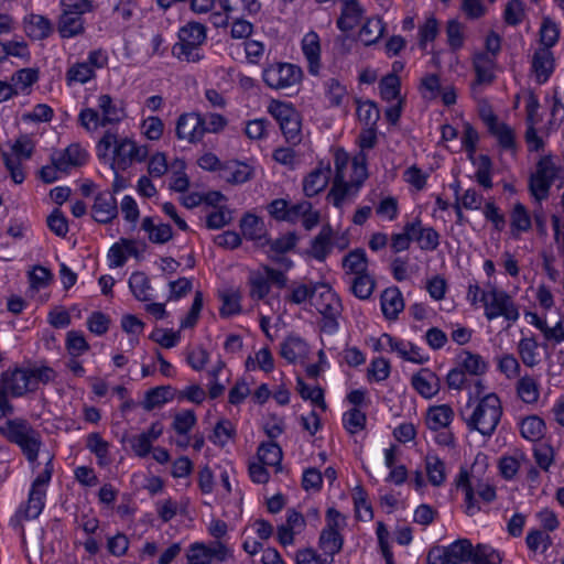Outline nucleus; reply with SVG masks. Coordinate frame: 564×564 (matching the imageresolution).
Wrapping results in <instances>:
<instances>
[{
  "mask_svg": "<svg viewBox=\"0 0 564 564\" xmlns=\"http://www.w3.org/2000/svg\"><path fill=\"white\" fill-rule=\"evenodd\" d=\"M384 24L379 18L368 19L359 31V37L366 46L377 43L384 33Z\"/></svg>",
  "mask_w": 564,
  "mask_h": 564,
  "instance_id": "obj_37",
  "label": "nucleus"
},
{
  "mask_svg": "<svg viewBox=\"0 0 564 564\" xmlns=\"http://www.w3.org/2000/svg\"><path fill=\"white\" fill-rule=\"evenodd\" d=\"M480 302L485 307V316L489 321L499 316H503L510 322H516L519 318L518 306L511 296L502 290L492 286L487 292L481 293Z\"/></svg>",
  "mask_w": 564,
  "mask_h": 564,
  "instance_id": "obj_5",
  "label": "nucleus"
},
{
  "mask_svg": "<svg viewBox=\"0 0 564 564\" xmlns=\"http://www.w3.org/2000/svg\"><path fill=\"white\" fill-rule=\"evenodd\" d=\"M545 424L536 415H530L522 420L520 425L521 435L529 441H538L542 437Z\"/></svg>",
  "mask_w": 564,
  "mask_h": 564,
  "instance_id": "obj_47",
  "label": "nucleus"
},
{
  "mask_svg": "<svg viewBox=\"0 0 564 564\" xmlns=\"http://www.w3.org/2000/svg\"><path fill=\"white\" fill-rule=\"evenodd\" d=\"M39 79L37 70L33 68H22L12 75V86L18 89H25Z\"/></svg>",
  "mask_w": 564,
  "mask_h": 564,
  "instance_id": "obj_63",
  "label": "nucleus"
},
{
  "mask_svg": "<svg viewBox=\"0 0 564 564\" xmlns=\"http://www.w3.org/2000/svg\"><path fill=\"white\" fill-rule=\"evenodd\" d=\"M517 393L524 403H535L540 397L538 381L531 376L521 377L517 382Z\"/></svg>",
  "mask_w": 564,
  "mask_h": 564,
  "instance_id": "obj_38",
  "label": "nucleus"
},
{
  "mask_svg": "<svg viewBox=\"0 0 564 564\" xmlns=\"http://www.w3.org/2000/svg\"><path fill=\"white\" fill-rule=\"evenodd\" d=\"M400 78L395 74H389L381 78L379 89L381 98L386 101L398 99L400 96Z\"/></svg>",
  "mask_w": 564,
  "mask_h": 564,
  "instance_id": "obj_53",
  "label": "nucleus"
},
{
  "mask_svg": "<svg viewBox=\"0 0 564 564\" xmlns=\"http://www.w3.org/2000/svg\"><path fill=\"white\" fill-rule=\"evenodd\" d=\"M329 163L319 165L314 169L303 181V192L305 196L313 197L319 194L328 184L330 177Z\"/></svg>",
  "mask_w": 564,
  "mask_h": 564,
  "instance_id": "obj_16",
  "label": "nucleus"
},
{
  "mask_svg": "<svg viewBox=\"0 0 564 564\" xmlns=\"http://www.w3.org/2000/svg\"><path fill=\"white\" fill-rule=\"evenodd\" d=\"M280 129L289 143H300L302 140L300 113L297 112L288 120L280 123Z\"/></svg>",
  "mask_w": 564,
  "mask_h": 564,
  "instance_id": "obj_55",
  "label": "nucleus"
},
{
  "mask_svg": "<svg viewBox=\"0 0 564 564\" xmlns=\"http://www.w3.org/2000/svg\"><path fill=\"white\" fill-rule=\"evenodd\" d=\"M6 430L2 431V436L17 444L26 459L34 463L42 445L40 432L24 419H14Z\"/></svg>",
  "mask_w": 564,
  "mask_h": 564,
  "instance_id": "obj_3",
  "label": "nucleus"
},
{
  "mask_svg": "<svg viewBox=\"0 0 564 564\" xmlns=\"http://www.w3.org/2000/svg\"><path fill=\"white\" fill-rule=\"evenodd\" d=\"M129 288L138 301L147 302L151 300V290L149 278L145 273L133 272L129 279Z\"/></svg>",
  "mask_w": 564,
  "mask_h": 564,
  "instance_id": "obj_41",
  "label": "nucleus"
},
{
  "mask_svg": "<svg viewBox=\"0 0 564 564\" xmlns=\"http://www.w3.org/2000/svg\"><path fill=\"white\" fill-rule=\"evenodd\" d=\"M357 116L361 122L368 127H376L380 118V111L373 101L367 100L360 102L357 108Z\"/></svg>",
  "mask_w": 564,
  "mask_h": 564,
  "instance_id": "obj_60",
  "label": "nucleus"
},
{
  "mask_svg": "<svg viewBox=\"0 0 564 564\" xmlns=\"http://www.w3.org/2000/svg\"><path fill=\"white\" fill-rule=\"evenodd\" d=\"M25 32L33 40H44L53 32V25L44 15L30 14L25 20Z\"/></svg>",
  "mask_w": 564,
  "mask_h": 564,
  "instance_id": "obj_27",
  "label": "nucleus"
},
{
  "mask_svg": "<svg viewBox=\"0 0 564 564\" xmlns=\"http://www.w3.org/2000/svg\"><path fill=\"white\" fill-rule=\"evenodd\" d=\"M98 108L102 113L101 117L98 111L93 108H84L79 112V123L87 131L96 130L98 127L118 123L124 117L123 110L113 102L110 95L105 94L98 97Z\"/></svg>",
  "mask_w": 564,
  "mask_h": 564,
  "instance_id": "obj_4",
  "label": "nucleus"
},
{
  "mask_svg": "<svg viewBox=\"0 0 564 564\" xmlns=\"http://www.w3.org/2000/svg\"><path fill=\"white\" fill-rule=\"evenodd\" d=\"M296 383L297 391L304 400L312 401L313 404L319 406L323 411L327 409L326 402L324 400V391L322 388H310L301 377L297 378Z\"/></svg>",
  "mask_w": 564,
  "mask_h": 564,
  "instance_id": "obj_52",
  "label": "nucleus"
},
{
  "mask_svg": "<svg viewBox=\"0 0 564 564\" xmlns=\"http://www.w3.org/2000/svg\"><path fill=\"white\" fill-rule=\"evenodd\" d=\"M382 314L387 319L393 321L404 308L401 291L397 286L387 288L380 297Z\"/></svg>",
  "mask_w": 564,
  "mask_h": 564,
  "instance_id": "obj_18",
  "label": "nucleus"
},
{
  "mask_svg": "<svg viewBox=\"0 0 564 564\" xmlns=\"http://www.w3.org/2000/svg\"><path fill=\"white\" fill-rule=\"evenodd\" d=\"M200 46L191 41L178 40L172 47V54L182 62L196 63L203 58V55L199 53Z\"/></svg>",
  "mask_w": 564,
  "mask_h": 564,
  "instance_id": "obj_35",
  "label": "nucleus"
},
{
  "mask_svg": "<svg viewBox=\"0 0 564 564\" xmlns=\"http://www.w3.org/2000/svg\"><path fill=\"white\" fill-rule=\"evenodd\" d=\"M94 219L100 224H108L118 216V205L113 193L97 194L93 205Z\"/></svg>",
  "mask_w": 564,
  "mask_h": 564,
  "instance_id": "obj_12",
  "label": "nucleus"
},
{
  "mask_svg": "<svg viewBox=\"0 0 564 564\" xmlns=\"http://www.w3.org/2000/svg\"><path fill=\"white\" fill-rule=\"evenodd\" d=\"M307 347L300 337L290 336L280 346V355L290 364H295L297 359L305 356Z\"/></svg>",
  "mask_w": 564,
  "mask_h": 564,
  "instance_id": "obj_33",
  "label": "nucleus"
},
{
  "mask_svg": "<svg viewBox=\"0 0 564 564\" xmlns=\"http://www.w3.org/2000/svg\"><path fill=\"white\" fill-rule=\"evenodd\" d=\"M362 14L364 9L357 0H346L336 22L337 28L343 32L352 30L361 21Z\"/></svg>",
  "mask_w": 564,
  "mask_h": 564,
  "instance_id": "obj_21",
  "label": "nucleus"
},
{
  "mask_svg": "<svg viewBox=\"0 0 564 564\" xmlns=\"http://www.w3.org/2000/svg\"><path fill=\"white\" fill-rule=\"evenodd\" d=\"M253 175V169L237 160L224 162L220 167L219 177L225 182L237 185L248 182Z\"/></svg>",
  "mask_w": 564,
  "mask_h": 564,
  "instance_id": "obj_15",
  "label": "nucleus"
},
{
  "mask_svg": "<svg viewBox=\"0 0 564 564\" xmlns=\"http://www.w3.org/2000/svg\"><path fill=\"white\" fill-rule=\"evenodd\" d=\"M366 414L358 408H352L345 412L343 415L344 427L350 434H356L357 432L364 430L366 426Z\"/></svg>",
  "mask_w": 564,
  "mask_h": 564,
  "instance_id": "obj_54",
  "label": "nucleus"
},
{
  "mask_svg": "<svg viewBox=\"0 0 564 564\" xmlns=\"http://www.w3.org/2000/svg\"><path fill=\"white\" fill-rule=\"evenodd\" d=\"M352 499L357 512V517L360 519L367 518L372 519V508L370 502L368 501V495L367 491L361 487L357 486L354 489Z\"/></svg>",
  "mask_w": 564,
  "mask_h": 564,
  "instance_id": "obj_57",
  "label": "nucleus"
},
{
  "mask_svg": "<svg viewBox=\"0 0 564 564\" xmlns=\"http://www.w3.org/2000/svg\"><path fill=\"white\" fill-rule=\"evenodd\" d=\"M258 457L263 465L280 466L282 460V449L273 441L261 443L258 447Z\"/></svg>",
  "mask_w": 564,
  "mask_h": 564,
  "instance_id": "obj_45",
  "label": "nucleus"
},
{
  "mask_svg": "<svg viewBox=\"0 0 564 564\" xmlns=\"http://www.w3.org/2000/svg\"><path fill=\"white\" fill-rule=\"evenodd\" d=\"M477 165L475 174L477 183L486 189L492 188L494 184L491 181L492 161L487 154H480L478 158L471 160Z\"/></svg>",
  "mask_w": 564,
  "mask_h": 564,
  "instance_id": "obj_39",
  "label": "nucleus"
},
{
  "mask_svg": "<svg viewBox=\"0 0 564 564\" xmlns=\"http://www.w3.org/2000/svg\"><path fill=\"white\" fill-rule=\"evenodd\" d=\"M414 390L425 399H432L441 389L440 378L427 368H422L411 379Z\"/></svg>",
  "mask_w": 564,
  "mask_h": 564,
  "instance_id": "obj_14",
  "label": "nucleus"
},
{
  "mask_svg": "<svg viewBox=\"0 0 564 564\" xmlns=\"http://www.w3.org/2000/svg\"><path fill=\"white\" fill-rule=\"evenodd\" d=\"M354 166L356 172L360 171V177L352 183L345 182V178L341 176H335L333 181V186L328 192L327 198L332 199L333 205L337 208L343 206L344 199L347 196L356 195L361 187L364 181L367 178V170H366V155L360 154L354 159Z\"/></svg>",
  "mask_w": 564,
  "mask_h": 564,
  "instance_id": "obj_8",
  "label": "nucleus"
},
{
  "mask_svg": "<svg viewBox=\"0 0 564 564\" xmlns=\"http://www.w3.org/2000/svg\"><path fill=\"white\" fill-rule=\"evenodd\" d=\"M425 463L429 481L433 486H441L445 481L444 463L436 455H427Z\"/></svg>",
  "mask_w": 564,
  "mask_h": 564,
  "instance_id": "obj_50",
  "label": "nucleus"
},
{
  "mask_svg": "<svg viewBox=\"0 0 564 564\" xmlns=\"http://www.w3.org/2000/svg\"><path fill=\"white\" fill-rule=\"evenodd\" d=\"M496 58L488 53H477L474 57V68L478 84H491L495 79L494 68Z\"/></svg>",
  "mask_w": 564,
  "mask_h": 564,
  "instance_id": "obj_26",
  "label": "nucleus"
},
{
  "mask_svg": "<svg viewBox=\"0 0 564 564\" xmlns=\"http://www.w3.org/2000/svg\"><path fill=\"white\" fill-rule=\"evenodd\" d=\"M488 131L497 138L499 145L505 150L516 147L513 130L506 123L499 122L497 117H489Z\"/></svg>",
  "mask_w": 564,
  "mask_h": 564,
  "instance_id": "obj_30",
  "label": "nucleus"
},
{
  "mask_svg": "<svg viewBox=\"0 0 564 564\" xmlns=\"http://www.w3.org/2000/svg\"><path fill=\"white\" fill-rule=\"evenodd\" d=\"M141 228L149 234V240L153 243L162 245L173 237V230L169 224L155 225L151 217L143 218Z\"/></svg>",
  "mask_w": 564,
  "mask_h": 564,
  "instance_id": "obj_32",
  "label": "nucleus"
},
{
  "mask_svg": "<svg viewBox=\"0 0 564 564\" xmlns=\"http://www.w3.org/2000/svg\"><path fill=\"white\" fill-rule=\"evenodd\" d=\"M457 487H462L465 490L466 513L470 517L475 516L476 512L479 511V507H476L475 505V488L469 481V475L467 470L460 469L457 479Z\"/></svg>",
  "mask_w": 564,
  "mask_h": 564,
  "instance_id": "obj_51",
  "label": "nucleus"
},
{
  "mask_svg": "<svg viewBox=\"0 0 564 564\" xmlns=\"http://www.w3.org/2000/svg\"><path fill=\"white\" fill-rule=\"evenodd\" d=\"M302 69L290 63H274L263 70L264 83L274 89H283L299 84L302 79Z\"/></svg>",
  "mask_w": 564,
  "mask_h": 564,
  "instance_id": "obj_10",
  "label": "nucleus"
},
{
  "mask_svg": "<svg viewBox=\"0 0 564 564\" xmlns=\"http://www.w3.org/2000/svg\"><path fill=\"white\" fill-rule=\"evenodd\" d=\"M454 419V411L448 404L433 405L426 412V425L432 431L449 426Z\"/></svg>",
  "mask_w": 564,
  "mask_h": 564,
  "instance_id": "obj_23",
  "label": "nucleus"
},
{
  "mask_svg": "<svg viewBox=\"0 0 564 564\" xmlns=\"http://www.w3.org/2000/svg\"><path fill=\"white\" fill-rule=\"evenodd\" d=\"M249 284L252 299L263 300L270 293V283L261 272H252L249 278Z\"/></svg>",
  "mask_w": 564,
  "mask_h": 564,
  "instance_id": "obj_56",
  "label": "nucleus"
},
{
  "mask_svg": "<svg viewBox=\"0 0 564 564\" xmlns=\"http://www.w3.org/2000/svg\"><path fill=\"white\" fill-rule=\"evenodd\" d=\"M134 142L123 139L115 147V159L112 166L117 165L120 170H126L133 162Z\"/></svg>",
  "mask_w": 564,
  "mask_h": 564,
  "instance_id": "obj_43",
  "label": "nucleus"
},
{
  "mask_svg": "<svg viewBox=\"0 0 564 564\" xmlns=\"http://www.w3.org/2000/svg\"><path fill=\"white\" fill-rule=\"evenodd\" d=\"M85 22L83 17L61 13L57 31L63 39L74 37L85 32Z\"/></svg>",
  "mask_w": 564,
  "mask_h": 564,
  "instance_id": "obj_31",
  "label": "nucleus"
},
{
  "mask_svg": "<svg viewBox=\"0 0 564 564\" xmlns=\"http://www.w3.org/2000/svg\"><path fill=\"white\" fill-rule=\"evenodd\" d=\"M541 47L551 50L558 41L560 28L549 17H544L539 31Z\"/></svg>",
  "mask_w": 564,
  "mask_h": 564,
  "instance_id": "obj_46",
  "label": "nucleus"
},
{
  "mask_svg": "<svg viewBox=\"0 0 564 564\" xmlns=\"http://www.w3.org/2000/svg\"><path fill=\"white\" fill-rule=\"evenodd\" d=\"M66 348L69 354L79 356L89 349V345L80 332L70 330L66 336Z\"/></svg>",
  "mask_w": 564,
  "mask_h": 564,
  "instance_id": "obj_64",
  "label": "nucleus"
},
{
  "mask_svg": "<svg viewBox=\"0 0 564 564\" xmlns=\"http://www.w3.org/2000/svg\"><path fill=\"white\" fill-rule=\"evenodd\" d=\"M31 380L32 392L37 389L39 383L47 384L55 380L56 372L47 366L28 368Z\"/></svg>",
  "mask_w": 564,
  "mask_h": 564,
  "instance_id": "obj_58",
  "label": "nucleus"
},
{
  "mask_svg": "<svg viewBox=\"0 0 564 564\" xmlns=\"http://www.w3.org/2000/svg\"><path fill=\"white\" fill-rule=\"evenodd\" d=\"M459 415L469 431H477L484 436H491L502 416V405L496 393L482 397L470 415L460 410Z\"/></svg>",
  "mask_w": 564,
  "mask_h": 564,
  "instance_id": "obj_1",
  "label": "nucleus"
},
{
  "mask_svg": "<svg viewBox=\"0 0 564 564\" xmlns=\"http://www.w3.org/2000/svg\"><path fill=\"white\" fill-rule=\"evenodd\" d=\"M235 435V429L229 420H220L214 427L213 435L209 437L212 442L224 446L229 438Z\"/></svg>",
  "mask_w": 564,
  "mask_h": 564,
  "instance_id": "obj_62",
  "label": "nucleus"
},
{
  "mask_svg": "<svg viewBox=\"0 0 564 564\" xmlns=\"http://www.w3.org/2000/svg\"><path fill=\"white\" fill-rule=\"evenodd\" d=\"M87 160L86 151L77 143L70 144L57 158L53 156L52 161L62 172H66L70 166H80Z\"/></svg>",
  "mask_w": 564,
  "mask_h": 564,
  "instance_id": "obj_20",
  "label": "nucleus"
},
{
  "mask_svg": "<svg viewBox=\"0 0 564 564\" xmlns=\"http://www.w3.org/2000/svg\"><path fill=\"white\" fill-rule=\"evenodd\" d=\"M302 51L308 63V72L317 75L321 67V43L316 32L311 31L304 35Z\"/></svg>",
  "mask_w": 564,
  "mask_h": 564,
  "instance_id": "obj_17",
  "label": "nucleus"
},
{
  "mask_svg": "<svg viewBox=\"0 0 564 564\" xmlns=\"http://www.w3.org/2000/svg\"><path fill=\"white\" fill-rule=\"evenodd\" d=\"M46 491L41 488H31L29 492V498L25 506H21L17 512V518L22 520H33L36 519L43 508H44V498Z\"/></svg>",
  "mask_w": 564,
  "mask_h": 564,
  "instance_id": "obj_19",
  "label": "nucleus"
},
{
  "mask_svg": "<svg viewBox=\"0 0 564 564\" xmlns=\"http://www.w3.org/2000/svg\"><path fill=\"white\" fill-rule=\"evenodd\" d=\"M206 26L199 22H188L178 31V40L203 45L207 39Z\"/></svg>",
  "mask_w": 564,
  "mask_h": 564,
  "instance_id": "obj_48",
  "label": "nucleus"
},
{
  "mask_svg": "<svg viewBox=\"0 0 564 564\" xmlns=\"http://www.w3.org/2000/svg\"><path fill=\"white\" fill-rule=\"evenodd\" d=\"M319 547L329 556H334L343 547V538L336 529L326 528L321 533Z\"/></svg>",
  "mask_w": 564,
  "mask_h": 564,
  "instance_id": "obj_42",
  "label": "nucleus"
},
{
  "mask_svg": "<svg viewBox=\"0 0 564 564\" xmlns=\"http://www.w3.org/2000/svg\"><path fill=\"white\" fill-rule=\"evenodd\" d=\"M202 127L203 115L196 112L183 113L176 121L175 133L180 140L196 143L204 138V130Z\"/></svg>",
  "mask_w": 564,
  "mask_h": 564,
  "instance_id": "obj_11",
  "label": "nucleus"
},
{
  "mask_svg": "<svg viewBox=\"0 0 564 564\" xmlns=\"http://www.w3.org/2000/svg\"><path fill=\"white\" fill-rule=\"evenodd\" d=\"M458 366L463 368L465 373H469L471 376H482L488 369L487 362L480 355L473 354L467 350L459 354Z\"/></svg>",
  "mask_w": 564,
  "mask_h": 564,
  "instance_id": "obj_34",
  "label": "nucleus"
},
{
  "mask_svg": "<svg viewBox=\"0 0 564 564\" xmlns=\"http://www.w3.org/2000/svg\"><path fill=\"white\" fill-rule=\"evenodd\" d=\"M32 392L28 368H9L0 375V412L3 416L13 413L9 398H21Z\"/></svg>",
  "mask_w": 564,
  "mask_h": 564,
  "instance_id": "obj_2",
  "label": "nucleus"
},
{
  "mask_svg": "<svg viewBox=\"0 0 564 564\" xmlns=\"http://www.w3.org/2000/svg\"><path fill=\"white\" fill-rule=\"evenodd\" d=\"M447 564H469L471 555V542L467 539H459L448 546L443 547Z\"/></svg>",
  "mask_w": 564,
  "mask_h": 564,
  "instance_id": "obj_25",
  "label": "nucleus"
},
{
  "mask_svg": "<svg viewBox=\"0 0 564 564\" xmlns=\"http://www.w3.org/2000/svg\"><path fill=\"white\" fill-rule=\"evenodd\" d=\"M419 223H406L403 227V232L393 234L391 236V249L398 253L410 248L412 241V234L415 232Z\"/></svg>",
  "mask_w": 564,
  "mask_h": 564,
  "instance_id": "obj_49",
  "label": "nucleus"
},
{
  "mask_svg": "<svg viewBox=\"0 0 564 564\" xmlns=\"http://www.w3.org/2000/svg\"><path fill=\"white\" fill-rule=\"evenodd\" d=\"M557 177V167L550 156H543L536 163L535 172L530 177V192L532 196L541 202L546 199L550 188Z\"/></svg>",
  "mask_w": 564,
  "mask_h": 564,
  "instance_id": "obj_9",
  "label": "nucleus"
},
{
  "mask_svg": "<svg viewBox=\"0 0 564 564\" xmlns=\"http://www.w3.org/2000/svg\"><path fill=\"white\" fill-rule=\"evenodd\" d=\"M343 267L350 274H364L368 272V259L364 249L358 248L348 252L343 259Z\"/></svg>",
  "mask_w": 564,
  "mask_h": 564,
  "instance_id": "obj_36",
  "label": "nucleus"
},
{
  "mask_svg": "<svg viewBox=\"0 0 564 564\" xmlns=\"http://www.w3.org/2000/svg\"><path fill=\"white\" fill-rule=\"evenodd\" d=\"M413 223H419L415 231H419V236H415V241L422 250L433 251L440 246V235L433 227H422V223L416 218Z\"/></svg>",
  "mask_w": 564,
  "mask_h": 564,
  "instance_id": "obj_44",
  "label": "nucleus"
},
{
  "mask_svg": "<svg viewBox=\"0 0 564 564\" xmlns=\"http://www.w3.org/2000/svg\"><path fill=\"white\" fill-rule=\"evenodd\" d=\"M315 286L316 292L312 296L311 305L324 316L327 326L336 328L337 317L341 311L340 301L329 285L315 283Z\"/></svg>",
  "mask_w": 564,
  "mask_h": 564,
  "instance_id": "obj_7",
  "label": "nucleus"
},
{
  "mask_svg": "<svg viewBox=\"0 0 564 564\" xmlns=\"http://www.w3.org/2000/svg\"><path fill=\"white\" fill-rule=\"evenodd\" d=\"M376 288L375 279L367 272L355 275L350 283L351 293L359 300H368Z\"/></svg>",
  "mask_w": 564,
  "mask_h": 564,
  "instance_id": "obj_40",
  "label": "nucleus"
},
{
  "mask_svg": "<svg viewBox=\"0 0 564 564\" xmlns=\"http://www.w3.org/2000/svg\"><path fill=\"white\" fill-rule=\"evenodd\" d=\"M555 68V58L547 47H539L531 62V69L539 84H544L551 77Z\"/></svg>",
  "mask_w": 564,
  "mask_h": 564,
  "instance_id": "obj_13",
  "label": "nucleus"
},
{
  "mask_svg": "<svg viewBox=\"0 0 564 564\" xmlns=\"http://www.w3.org/2000/svg\"><path fill=\"white\" fill-rule=\"evenodd\" d=\"M538 343L533 337L523 338L518 345L519 355L522 362L528 367H533L538 364L536 350Z\"/></svg>",
  "mask_w": 564,
  "mask_h": 564,
  "instance_id": "obj_61",
  "label": "nucleus"
},
{
  "mask_svg": "<svg viewBox=\"0 0 564 564\" xmlns=\"http://www.w3.org/2000/svg\"><path fill=\"white\" fill-rule=\"evenodd\" d=\"M333 234H334V230H333L332 226L329 224H326L322 227L318 235L312 240L310 254L314 259H316L318 261H324L327 258V256L330 253L332 248H333V243H332Z\"/></svg>",
  "mask_w": 564,
  "mask_h": 564,
  "instance_id": "obj_22",
  "label": "nucleus"
},
{
  "mask_svg": "<svg viewBox=\"0 0 564 564\" xmlns=\"http://www.w3.org/2000/svg\"><path fill=\"white\" fill-rule=\"evenodd\" d=\"M12 153H2V159L10 176L15 184H21L25 174L22 169V161L29 160L34 151V144L29 135H20L11 147Z\"/></svg>",
  "mask_w": 564,
  "mask_h": 564,
  "instance_id": "obj_6",
  "label": "nucleus"
},
{
  "mask_svg": "<svg viewBox=\"0 0 564 564\" xmlns=\"http://www.w3.org/2000/svg\"><path fill=\"white\" fill-rule=\"evenodd\" d=\"M510 226L512 237L519 238L520 234L527 232L532 227L531 216L521 203H516L510 214Z\"/></svg>",
  "mask_w": 564,
  "mask_h": 564,
  "instance_id": "obj_29",
  "label": "nucleus"
},
{
  "mask_svg": "<svg viewBox=\"0 0 564 564\" xmlns=\"http://www.w3.org/2000/svg\"><path fill=\"white\" fill-rule=\"evenodd\" d=\"M174 389L171 386H160L152 388L145 392L142 408L145 411H152L162 406L164 403L173 400Z\"/></svg>",
  "mask_w": 564,
  "mask_h": 564,
  "instance_id": "obj_28",
  "label": "nucleus"
},
{
  "mask_svg": "<svg viewBox=\"0 0 564 564\" xmlns=\"http://www.w3.org/2000/svg\"><path fill=\"white\" fill-rule=\"evenodd\" d=\"M299 238L295 232H288L275 240L264 239V246L269 245L271 251L283 254L295 248Z\"/></svg>",
  "mask_w": 564,
  "mask_h": 564,
  "instance_id": "obj_59",
  "label": "nucleus"
},
{
  "mask_svg": "<svg viewBox=\"0 0 564 564\" xmlns=\"http://www.w3.org/2000/svg\"><path fill=\"white\" fill-rule=\"evenodd\" d=\"M240 228L246 239L258 242L261 247L264 246L265 232L264 224L261 218L252 214H246L240 220Z\"/></svg>",
  "mask_w": 564,
  "mask_h": 564,
  "instance_id": "obj_24",
  "label": "nucleus"
}]
</instances>
